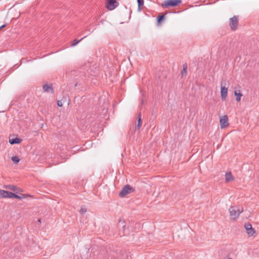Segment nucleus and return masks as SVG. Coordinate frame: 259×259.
Here are the masks:
<instances>
[{"mask_svg":"<svg viewBox=\"0 0 259 259\" xmlns=\"http://www.w3.org/2000/svg\"><path fill=\"white\" fill-rule=\"evenodd\" d=\"M124 251L117 247H109L104 254L105 259H124Z\"/></svg>","mask_w":259,"mask_h":259,"instance_id":"1","label":"nucleus"},{"mask_svg":"<svg viewBox=\"0 0 259 259\" xmlns=\"http://www.w3.org/2000/svg\"><path fill=\"white\" fill-rule=\"evenodd\" d=\"M229 213L231 219L236 220L242 212L243 209L237 206H232L229 208Z\"/></svg>","mask_w":259,"mask_h":259,"instance_id":"2","label":"nucleus"},{"mask_svg":"<svg viewBox=\"0 0 259 259\" xmlns=\"http://www.w3.org/2000/svg\"><path fill=\"white\" fill-rule=\"evenodd\" d=\"M239 17V16H234L229 19V26L232 31H235L238 28Z\"/></svg>","mask_w":259,"mask_h":259,"instance_id":"3","label":"nucleus"},{"mask_svg":"<svg viewBox=\"0 0 259 259\" xmlns=\"http://www.w3.org/2000/svg\"><path fill=\"white\" fill-rule=\"evenodd\" d=\"M182 3L181 0H165L161 4L164 8L174 7L179 6Z\"/></svg>","mask_w":259,"mask_h":259,"instance_id":"4","label":"nucleus"},{"mask_svg":"<svg viewBox=\"0 0 259 259\" xmlns=\"http://www.w3.org/2000/svg\"><path fill=\"white\" fill-rule=\"evenodd\" d=\"M134 190L135 189L133 187H131L129 185H126L121 189L119 194V196L120 197H124L126 195L134 192Z\"/></svg>","mask_w":259,"mask_h":259,"instance_id":"5","label":"nucleus"},{"mask_svg":"<svg viewBox=\"0 0 259 259\" xmlns=\"http://www.w3.org/2000/svg\"><path fill=\"white\" fill-rule=\"evenodd\" d=\"M118 5L116 0H107L106 7L108 10L111 11L117 7Z\"/></svg>","mask_w":259,"mask_h":259,"instance_id":"6","label":"nucleus"},{"mask_svg":"<svg viewBox=\"0 0 259 259\" xmlns=\"http://www.w3.org/2000/svg\"><path fill=\"white\" fill-rule=\"evenodd\" d=\"M244 228L246 230V233L249 237L253 236L256 232L255 229L249 223H245Z\"/></svg>","mask_w":259,"mask_h":259,"instance_id":"7","label":"nucleus"},{"mask_svg":"<svg viewBox=\"0 0 259 259\" xmlns=\"http://www.w3.org/2000/svg\"><path fill=\"white\" fill-rule=\"evenodd\" d=\"M220 122L221 128L228 126L229 123L228 116L227 115H224L222 118H221Z\"/></svg>","mask_w":259,"mask_h":259,"instance_id":"8","label":"nucleus"},{"mask_svg":"<svg viewBox=\"0 0 259 259\" xmlns=\"http://www.w3.org/2000/svg\"><path fill=\"white\" fill-rule=\"evenodd\" d=\"M43 90L46 93H54V90L52 84H45L42 86Z\"/></svg>","mask_w":259,"mask_h":259,"instance_id":"9","label":"nucleus"},{"mask_svg":"<svg viewBox=\"0 0 259 259\" xmlns=\"http://www.w3.org/2000/svg\"><path fill=\"white\" fill-rule=\"evenodd\" d=\"M221 95L222 100L223 101L225 100L228 95V88L221 86Z\"/></svg>","mask_w":259,"mask_h":259,"instance_id":"10","label":"nucleus"},{"mask_svg":"<svg viewBox=\"0 0 259 259\" xmlns=\"http://www.w3.org/2000/svg\"><path fill=\"white\" fill-rule=\"evenodd\" d=\"M21 141H22V140L20 139L19 138H17V137L14 138H12V139L9 140V143L11 145H14V144H19V143H21Z\"/></svg>","mask_w":259,"mask_h":259,"instance_id":"11","label":"nucleus"},{"mask_svg":"<svg viewBox=\"0 0 259 259\" xmlns=\"http://www.w3.org/2000/svg\"><path fill=\"white\" fill-rule=\"evenodd\" d=\"M187 68H188L187 64L186 63H185V64H183V69L181 72L182 77L186 76L187 75Z\"/></svg>","mask_w":259,"mask_h":259,"instance_id":"12","label":"nucleus"},{"mask_svg":"<svg viewBox=\"0 0 259 259\" xmlns=\"http://www.w3.org/2000/svg\"><path fill=\"white\" fill-rule=\"evenodd\" d=\"M234 95L236 97V100L237 102H239L241 100V98L242 96V94L241 93L240 91L239 90L238 91H235Z\"/></svg>","mask_w":259,"mask_h":259,"instance_id":"13","label":"nucleus"},{"mask_svg":"<svg viewBox=\"0 0 259 259\" xmlns=\"http://www.w3.org/2000/svg\"><path fill=\"white\" fill-rule=\"evenodd\" d=\"M225 179L227 182H230L233 180V177L230 172H227L226 173Z\"/></svg>","mask_w":259,"mask_h":259,"instance_id":"14","label":"nucleus"},{"mask_svg":"<svg viewBox=\"0 0 259 259\" xmlns=\"http://www.w3.org/2000/svg\"><path fill=\"white\" fill-rule=\"evenodd\" d=\"M141 116V114H139L138 115V124L135 127L136 130H139L141 126V124L142 123V121Z\"/></svg>","mask_w":259,"mask_h":259,"instance_id":"15","label":"nucleus"},{"mask_svg":"<svg viewBox=\"0 0 259 259\" xmlns=\"http://www.w3.org/2000/svg\"><path fill=\"white\" fill-rule=\"evenodd\" d=\"M9 194V191L4 190H0V197L2 198H8L7 195Z\"/></svg>","mask_w":259,"mask_h":259,"instance_id":"16","label":"nucleus"},{"mask_svg":"<svg viewBox=\"0 0 259 259\" xmlns=\"http://www.w3.org/2000/svg\"><path fill=\"white\" fill-rule=\"evenodd\" d=\"M5 187L12 191H16L18 189V188L15 185H7V186H6Z\"/></svg>","mask_w":259,"mask_h":259,"instance_id":"17","label":"nucleus"},{"mask_svg":"<svg viewBox=\"0 0 259 259\" xmlns=\"http://www.w3.org/2000/svg\"><path fill=\"white\" fill-rule=\"evenodd\" d=\"M82 38L80 40L74 39L69 46V47H73L76 46L80 41H81Z\"/></svg>","mask_w":259,"mask_h":259,"instance_id":"18","label":"nucleus"},{"mask_svg":"<svg viewBox=\"0 0 259 259\" xmlns=\"http://www.w3.org/2000/svg\"><path fill=\"white\" fill-rule=\"evenodd\" d=\"M26 197H27V195L26 194H23L22 196H20L16 194H14V198L18 199H20V200L23 198H26Z\"/></svg>","mask_w":259,"mask_h":259,"instance_id":"19","label":"nucleus"},{"mask_svg":"<svg viewBox=\"0 0 259 259\" xmlns=\"http://www.w3.org/2000/svg\"><path fill=\"white\" fill-rule=\"evenodd\" d=\"M137 2L138 4V9L139 11H141V7L144 5V0H137Z\"/></svg>","mask_w":259,"mask_h":259,"instance_id":"20","label":"nucleus"},{"mask_svg":"<svg viewBox=\"0 0 259 259\" xmlns=\"http://www.w3.org/2000/svg\"><path fill=\"white\" fill-rule=\"evenodd\" d=\"M11 160L15 164H17L20 161V159L17 156H13Z\"/></svg>","mask_w":259,"mask_h":259,"instance_id":"21","label":"nucleus"},{"mask_svg":"<svg viewBox=\"0 0 259 259\" xmlns=\"http://www.w3.org/2000/svg\"><path fill=\"white\" fill-rule=\"evenodd\" d=\"M165 18V16L164 15H159L158 17H157V22L158 23H160L161 21H162Z\"/></svg>","mask_w":259,"mask_h":259,"instance_id":"22","label":"nucleus"},{"mask_svg":"<svg viewBox=\"0 0 259 259\" xmlns=\"http://www.w3.org/2000/svg\"><path fill=\"white\" fill-rule=\"evenodd\" d=\"M95 69H96V70H95V71H94L92 73V70L91 68H90V71H91V72H90V74H91V75H95L96 73H98V69H97V68H95Z\"/></svg>","mask_w":259,"mask_h":259,"instance_id":"23","label":"nucleus"},{"mask_svg":"<svg viewBox=\"0 0 259 259\" xmlns=\"http://www.w3.org/2000/svg\"><path fill=\"white\" fill-rule=\"evenodd\" d=\"M63 99H62L61 100H58L57 101V105L59 107H62L63 105Z\"/></svg>","mask_w":259,"mask_h":259,"instance_id":"24","label":"nucleus"},{"mask_svg":"<svg viewBox=\"0 0 259 259\" xmlns=\"http://www.w3.org/2000/svg\"><path fill=\"white\" fill-rule=\"evenodd\" d=\"M87 212V209L85 207H81L80 210V212L83 214Z\"/></svg>","mask_w":259,"mask_h":259,"instance_id":"25","label":"nucleus"},{"mask_svg":"<svg viewBox=\"0 0 259 259\" xmlns=\"http://www.w3.org/2000/svg\"><path fill=\"white\" fill-rule=\"evenodd\" d=\"M14 194L15 193H13L12 192H11L9 191V194H8V195H7L8 198H14Z\"/></svg>","mask_w":259,"mask_h":259,"instance_id":"26","label":"nucleus"},{"mask_svg":"<svg viewBox=\"0 0 259 259\" xmlns=\"http://www.w3.org/2000/svg\"><path fill=\"white\" fill-rule=\"evenodd\" d=\"M6 24H4L3 25H2L1 26H0V30L1 29H2L3 28H5L6 26Z\"/></svg>","mask_w":259,"mask_h":259,"instance_id":"27","label":"nucleus"},{"mask_svg":"<svg viewBox=\"0 0 259 259\" xmlns=\"http://www.w3.org/2000/svg\"><path fill=\"white\" fill-rule=\"evenodd\" d=\"M67 98H68L67 97H63L62 99H63V103H64L65 101H66Z\"/></svg>","mask_w":259,"mask_h":259,"instance_id":"28","label":"nucleus"},{"mask_svg":"<svg viewBox=\"0 0 259 259\" xmlns=\"http://www.w3.org/2000/svg\"><path fill=\"white\" fill-rule=\"evenodd\" d=\"M121 221L120 220H119V223H118V226H120V223H121ZM123 223H124L123 222H122V223H121V225H123Z\"/></svg>","mask_w":259,"mask_h":259,"instance_id":"29","label":"nucleus"},{"mask_svg":"<svg viewBox=\"0 0 259 259\" xmlns=\"http://www.w3.org/2000/svg\"><path fill=\"white\" fill-rule=\"evenodd\" d=\"M17 191H22L21 189L20 188H18Z\"/></svg>","mask_w":259,"mask_h":259,"instance_id":"30","label":"nucleus"},{"mask_svg":"<svg viewBox=\"0 0 259 259\" xmlns=\"http://www.w3.org/2000/svg\"><path fill=\"white\" fill-rule=\"evenodd\" d=\"M38 221L39 222H40V219H38Z\"/></svg>","mask_w":259,"mask_h":259,"instance_id":"31","label":"nucleus"},{"mask_svg":"<svg viewBox=\"0 0 259 259\" xmlns=\"http://www.w3.org/2000/svg\"><path fill=\"white\" fill-rule=\"evenodd\" d=\"M124 227H125V225H122L123 228H124Z\"/></svg>","mask_w":259,"mask_h":259,"instance_id":"32","label":"nucleus"},{"mask_svg":"<svg viewBox=\"0 0 259 259\" xmlns=\"http://www.w3.org/2000/svg\"><path fill=\"white\" fill-rule=\"evenodd\" d=\"M69 46L65 47V49H67V48H69Z\"/></svg>","mask_w":259,"mask_h":259,"instance_id":"33","label":"nucleus"}]
</instances>
